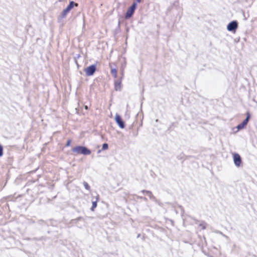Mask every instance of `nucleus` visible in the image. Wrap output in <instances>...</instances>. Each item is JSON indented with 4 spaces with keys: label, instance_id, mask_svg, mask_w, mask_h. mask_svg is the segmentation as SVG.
<instances>
[{
    "label": "nucleus",
    "instance_id": "1",
    "mask_svg": "<svg viewBox=\"0 0 257 257\" xmlns=\"http://www.w3.org/2000/svg\"><path fill=\"white\" fill-rule=\"evenodd\" d=\"M72 152L77 154L88 155L91 154V151L85 147L77 146L72 149Z\"/></svg>",
    "mask_w": 257,
    "mask_h": 257
},
{
    "label": "nucleus",
    "instance_id": "2",
    "mask_svg": "<svg viewBox=\"0 0 257 257\" xmlns=\"http://www.w3.org/2000/svg\"><path fill=\"white\" fill-rule=\"evenodd\" d=\"M77 6L76 3H75L74 2H71L68 6L61 13L60 17L61 19H64L66 17L68 13L70 11V10L73 8L74 6Z\"/></svg>",
    "mask_w": 257,
    "mask_h": 257
},
{
    "label": "nucleus",
    "instance_id": "3",
    "mask_svg": "<svg viewBox=\"0 0 257 257\" xmlns=\"http://www.w3.org/2000/svg\"><path fill=\"white\" fill-rule=\"evenodd\" d=\"M238 27V23L236 21L229 23L227 26V30L230 32H235Z\"/></svg>",
    "mask_w": 257,
    "mask_h": 257
},
{
    "label": "nucleus",
    "instance_id": "4",
    "mask_svg": "<svg viewBox=\"0 0 257 257\" xmlns=\"http://www.w3.org/2000/svg\"><path fill=\"white\" fill-rule=\"evenodd\" d=\"M233 159L235 166L237 167H240L241 163V159L239 155L237 153H234L233 154Z\"/></svg>",
    "mask_w": 257,
    "mask_h": 257
},
{
    "label": "nucleus",
    "instance_id": "5",
    "mask_svg": "<svg viewBox=\"0 0 257 257\" xmlns=\"http://www.w3.org/2000/svg\"><path fill=\"white\" fill-rule=\"evenodd\" d=\"M96 70V66L95 65H92L89 67L86 68L84 71L86 73L87 76L92 75Z\"/></svg>",
    "mask_w": 257,
    "mask_h": 257
},
{
    "label": "nucleus",
    "instance_id": "6",
    "mask_svg": "<svg viewBox=\"0 0 257 257\" xmlns=\"http://www.w3.org/2000/svg\"><path fill=\"white\" fill-rule=\"evenodd\" d=\"M115 120L118 125L121 128H123L124 127V123L122 120L121 117L118 114H116Z\"/></svg>",
    "mask_w": 257,
    "mask_h": 257
},
{
    "label": "nucleus",
    "instance_id": "7",
    "mask_svg": "<svg viewBox=\"0 0 257 257\" xmlns=\"http://www.w3.org/2000/svg\"><path fill=\"white\" fill-rule=\"evenodd\" d=\"M249 117H250L249 114L247 113L246 118L241 123H240L236 126L238 130H240L243 128L247 124V123L248 121Z\"/></svg>",
    "mask_w": 257,
    "mask_h": 257
},
{
    "label": "nucleus",
    "instance_id": "8",
    "mask_svg": "<svg viewBox=\"0 0 257 257\" xmlns=\"http://www.w3.org/2000/svg\"><path fill=\"white\" fill-rule=\"evenodd\" d=\"M134 11L132 10L131 8H128V10H127V12L126 13V14H125V18L126 19H128L130 18H131L132 15H133L134 13Z\"/></svg>",
    "mask_w": 257,
    "mask_h": 257
},
{
    "label": "nucleus",
    "instance_id": "9",
    "mask_svg": "<svg viewBox=\"0 0 257 257\" xmlns=\"http://www.w3.org/2000/svg\"><path fill=\"white\" fill-rule=\"evenodd\" d=\"M142 192L143 193H145L147 195H148L151 199L155 200L156 198L154 196L152 193L150 191H146V190H142Z\"/></svg>",
    "mask_w": 257,
    "mask_h": 257
},
{
    "label": "nucleus",
    "instance_id": "10",
    "mask_svg": "<svg viewBox=\"0 0 257 257\" xmlns=\"http://www.w3.org/2000/svg\"><path fill=\"white\" fill-rule=\"evenodd\" d=\"M98 198H99V195H97V196H96V200L95 201H93V200L92 201V207L91 208V211H94V208H95L96 207V206H97V200L98 199Z\"/></svg>",
    "mask_w": 257,
    "mask_h": 257
},
{
    "label": "nucleus",
    "instance_id": "11",
    "mask_svg": "<svg viewBox=\"0 0 257 257\" xmlns=\"http://www.w3.org/2000/svg\"><path fill=\"white\" fill-rule=\"evenodd\" d=\"M120 88V82L116 81L115 82V89L116 90H118Z\"/></svg>",
    "mask_w": 257,
    "mask_h": 257
},
{
    "label": "nucleus",
    "instance_id": "12",
    "mask_svg": "<svg viewBox=\"0 0 257 257\" xmlns=\"http://www.w3.org/2000/svg\"><path fill=\"white\" fill-rule=\"evenodd\" d=\"M111 72L112 75L114 76V78H116L117 77V70L116 69H112L111 70Z\"/></svg>",
    "mask_w": 257,
    "mask_h": 257
},
{
    "label": "nucleus",
    "instance_id": "13",
    "mask_svg": "<svg viewBox=\"0 0 257 257\" xmlns=\"http://www.w3.org/2000/svg\"><path fill=\"white\" fill-rule=\"evenodd\" d=\"M83 185H84V187H85V188L86 190H90V187L89 185H88V184L87 182H83Z\"/></svg>",
    "mask_w": 257,
    "mask_h": 257
},
{
    "label": "nucleus",
    "instance_id": "14",
    "mask_svg": "<svg viewBox=\"0 0 257 257\" xmlns=\"http://www.w3.org/2000/svg\"><path fill=\"white\" fill-rule=\"evenodd\" d=\"M136 7H137V4L136 3H134L132 4V5L130 7V8H131L132 10H133L135 11V10L136 9Z\"/></svg>",
    "mask_w": 257,
    "mask_h": 257
},
{
    "label": "nucleus",
    "instance_id": "15",
    "mask_svg": "<svg viewBox=\"0 0 257 257\" xmlns=\"http://www.w3.org/2000/svg\"><path fill=\"white\" fill-rule=\"evenodd\" d=\"M199 226L201 227L202 229H205L206 228V223L205 222H202L199 224Z\"/></svg>",
    "mask_w": 257,
    "mask_h": 257
},
{
    "label": "nucleus",
    "instance_id": "16",
    "mask_svg": "<svg viewBox=\"0 0 257 257\" xmlns=\"http://www.w3.org/2000/svg\"><path fill=\"white\" fill-rule=\"evenodd\" d=\"M108 146L107 144L104 143L102 145V150H106V149H108Z\"/></svg>",
    "mask_w": 257,
    "mask_h": 257
},
{
    "label": "nucleus",
    "instance_id": "17",
    "mask_svg": "<svg viewBox=\"0 0 257 257\" xmlns=\"http://www.w3.org/2000/svg\"><path fill=\"white\" fill-rule=\"evenodd\" d=\"M3 155V148L1 145H0V157Z\"/></svg>",
    "mask_w": 257,
    "mask_h": 257
},
{
    "label": "nucleus",
    "instance_id": "18",
    "mask_svg": "<svg viewBox=\"0 0 257 257\" xmlns=\"http://www.w3.org/2000/svg\"><path fill=\"white\" fill-rule=\"evenodd\" d=\"M70 143H71V141H70V140H68V141H67V144H66V146H70Z\"/></svg>",
    "mask_w": 257,
    "mask_h": 257
},
{
    "label": "nucleus",
    "instance_id": "19",
    "mask_svg": "<svg viewBox=\"0 0 257 257\" xmlns=\"http://www.w3.org/2000/svg\"><path fill=\"white\" fill-rule=\"evenodd\" d=\"M215 232L217 233L220 234L221 235H222V234H223L222 232H221L220 231H218V230L216 231Z\"/></svg>",
    "mask_w": 257,
    "mask_h": 257
},
{
    "label": "nucleus",
    "instance_id": "20",
    "mask_svg": "<svg viewBox=\"0 0 257 257\" xmlns=\"http://www.w3.org/2000/svg\"><path fill=\"white\" fill-rule=\"evenodd\" d=\"M222 236H223V237H225V238H226L227 239H229V237H228L227 235H225V234H223Z\"/></svg>",
    "mask_w": 257,
    "mask_h": 257
},
{
    "label": "nucleus",
    "instance_id": "21",
    "mask_svg": "<svg viewBox=\"0 0 257 257\" xmlns=\"http://www.w3.org/2000/svg\"><path fill=\"white\" fill-rule=\"evenodd\" d=\"M84 107L85 109H88V106L87 105H85Z\"/></svg>",
    "mask_w": 257,
    "mask_h": 257
},
{
    "label": "nucleus",
    "instance_id": "22",
    "mask_svg": "<svg viewBox=\"0 0 257 257\" xmlns=\"http://www.w3.org/2000/svg\"><path fill=\"white\" fill-rule=\"evenodd\" d=\"M138 3H140L141 0H136Z\"/></svg>",
    "mask_w": 257,
    "mask_h": 257
},
{
    "label": "nucleus",
    "instance_id": "23",
    "mask_svg": "<svg viewBox=\"0 0 257 257\" xmlns=\"http://www.w3.org/2000/svg\"><path fill=\"white\" fill-rule=\"evenodd\" d=\"M80 219V217H78V218H77L76 219V220L78 221V220H79Z\"/></svg>",
    "mask_w": 257,
    "mask_h": 257
}]
</instances>
